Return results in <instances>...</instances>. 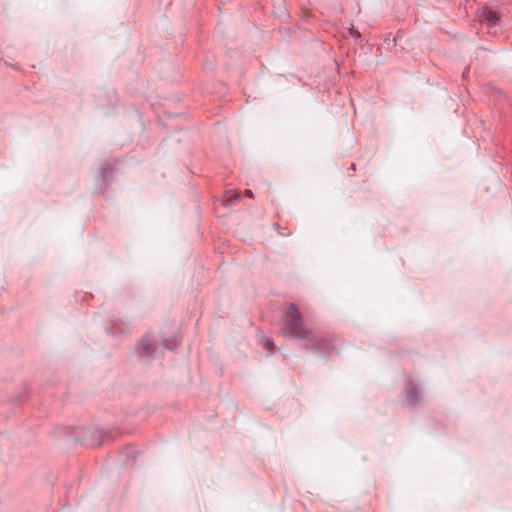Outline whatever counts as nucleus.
I'll return each mask as SVG.
<instances>
[{
  "mask_svg": "<svg viewBox=\"0 0 512 512\" xmlns=\"http://www.w3.org/2000/svg\"><path fill=\"white\" fill-rule=\"evenodd\" d=\"M245 193H246V195H247L248 197H250V198H252V197H253V193H252V191H251V190L247 189V190L245 191Z\"/></svg>",
  "mask_w": 512,
  "mask_h": 512,
  "instance_id": "nucleus-5",
  "label": "nucleus"
},
{
  "mask_svg": "<svg viewBox=\"0 0 512 512\" xmlns=\"http://www.w3.org/2000/svg\"><path fill=\"white\" fill-rule=\"evenodd\" d=\"M480 18L483 21H485L488 26H495L499 21L498 15L494 11H492L488 8L482 9V11L480 13Z\"/></svg>",
  "mask_w": 512,
  "mask_h": 512,
  "instance_id": "nucleus-2",
  "label": "nucleus"
},
{
  "mask_svg": "<svg viewBox=\"0 0 512 512\" xmlns=\"http://www.w3.org/2000/svg\"><path fill=\"white\" fill-rule=\"evenodd\" d=\"M263 346L270 351L274 349V343L270 339H264Z\"/></svg>",
  "mask_w": 512,
  "mask_h": 512,
  "instance_id": "nucleus-4",
  "label": "nucleus"
},
{
  "mask_svg": "<svg viewBox=\"0 0 512 512\" xmlns=\"http://www.w3.org/2000/svg\"><path fill=\"white\" fill-rule=\"evenodd\" d=\"M140 350L142 353H144L146 356H152L154 344L153 341L149 337H144L140 343Z\"/></svg>",
  "mask_w": 512,
  "mask_h": 512,
  "instance_id": "nucleus-3",
  "label": "nucleus"
},
{
  "mask_svg": "<svg viewBox=\"0 0 512 512\" xmlns=\"http://www.w3.org/2000/svg\"><path fill=\"white\" fill-rule=\"evenodd\" d=\"M282 333L293 338H308L311 331L304 325L296 305L291 304L283 318Z\"/></svg>",
  "mask_w": 512,
  "mask_h": 512,
  "instance_id": "nucleus-1",
  "label": "nucleus"
}]
</instances>
